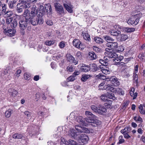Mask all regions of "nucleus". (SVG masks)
Instances as JSON below:
<instances>
[{"mask_svg": "<svg viewBox=\"0 0 145 145\" xmlns=\"http://www.w3.org/2000/svg\"><path fill=\"white\" fill-rule=\"evenodd\" d=\"M84 38L88 41H89L90 39V35L87 33L85 34V35L84 34Z\"/></svg>", "mask_w": 145, "mask_h": 145, "instance_id": "obj_43", "label": "nucleus"}, {"mask_svg": "<svg viewBox=\"0 0 145 145\" xmlns=\"http://www.w3.org/2000/svg\"><path fill=\"white\" fill-rule=\"evenodd\" d=\"M106 45L108 47L112 49H116L118 47V44L116 42H109L106 43Z\"/></svg>", "mask_w": 145, "mask_h": 145, "instance_id": "obj_15", "label": "nucleus"}, {"mask_svg": "<svg viewBox=\"0 0 145 145\" xmlns=\"http://www.w3.org/2000/svg\"><path fill=\"white\" fill-rule=\"evenodd\" d=\"M72 43L73 46L77 48L82 49L84 48V45L78 39H74L72 42Z\"/></svg>", "mask_w": 145, "mask_h": 145, "instance_id": "obj_10", "label": "nucleus"}, {"mask_svg": "<svg viewBox=\"0 0 145 145\" xmlns=\"http://www.w3.org/2000/svg\"><path fill=\"white\" fill-rule=\"evenodd\" d=\"M40 97V95L39 93H38L36 94L35 99L37 101H38Z\"/></svg>", "mask_w": 145, "mask_h": 145, "instance_id": "obj_59", "label": "nucleus"}, {"mask_svg": "<svg viewBox=\"0 0 145 145\" xmlns=\"http://www.w3.org/2000/svg\"><path fill=\"white\" fill-rule=\"evenodd\" d=\"M111 34L114 36H117L121 33V32L119 31L112 30L110 31Z\"/></svg>", "mask_w": 145, "mask_h": 145, "instance_id": "obj_32", "label": "nucleus"}, {"mask_svg": "<svg viewBox=\"0 0 145 145\" xmlns=\"http://www.w3.org/2000/svg\"><path fill=\"white\" fill-rule=\"evenodd\" d=\"M88 139V136L85 134H82L78 137V140L80 142H82L85 143L87 142Z\"/></svg>", "mask_w": 145, "mask_h": 145, "instance_id": "obj_11", "label": "nucleus"}, {"mask_svg": "<svg viewBox=\"0 0 145 145\" xmlns=\"http://www.w3.org/2000/svg\"><path fill=\"white\" fill-rule=\"evenodd\" d=\"M89 58L91 60H94L97 58V56L94 52H90L89 53Z\"/></svg>", "mask_w": 145, "mask_h": 145, "instance_id": "obj_23", "label": "nucleus"}, {"mask_svg": "<svg viewBox=\"0 0 145 145\" xmlns=\"http://www.w3.org/2000/svg\"><path fill=\"white\" fill-rule=\"evenodd\" d=\"M140 112L142 114H145V110H143L142 106L140 105L138 107Z\"/></svg>", "mask_w": 145, "mask_h": 145, "instance_id": "obj_41", "label": "nucleus"}, {"mask_svg": "<svg viewBox=\"0 0 145 145\" xmlns=\"http://www.w3.org/2000/svg\"><path fill=\"white\" fill-rule=\"evenodd\" d=\"M133 80L135 81L137 83L138 82V77L137 74L136 73H134L133 74Z\"/></svg>", "mask_w": 145, "mask_h": 145, "instance_id": "obj_50", "label": "nucleus"}, {"mask_svg": "<svg viewBox=\"0 0 145 145\" xmlns=\"http://www.w3.org/2000/svg\"><path fill=\"white\" fill-rule=\"evenodd\" d=\"M106 111L107 110L104 106L101 105L99 106L97 113L102 114L103 113H106Z\"/></svg>", "mask_w": 145, "mask_h": 145, "instance_id": "obj_14", "label": "nucleus"}, {"mask_svg": "<svg viewBox=\"0 0 145 145\" xmlns=\"http://www.w3.org/2000/svg\"><path fill=\"white\" fill-rule=\"evenodd\" d=\"M100 98L103 101L106 102L108 99L107 94H105L101 95L100 97Z\"/></svg>", "mask_w": 145, "mask_h": 145, "instance_id": "obj_34", "label": "nucleus"}, {"mask_svg": "<svg viewBox=\"0 0 145 145\" xmlns=\"http://www.w3.org/2000/svg\"><path fill=\"white\" fill-rule=\"evenodd\" d=\"M89 130L85 127H82L81 131V133L84 132L85 133H89Z\"/></svg>", "mask_w": 145, "mask_h": 145, "instance_id": "obj_44", "label": "nucleus"}, {"mask_svg": "<svg viewBox=\"0 0 145 145\" xmlns=\"http://www.w3.org/2000/svg\"><path fill=\"white\" fill-rule=\"evenodd\" d=\"M68 135L71 138H75L77 137V133L75 132V130L74 129H71L68 132Z\"/></svg>", "mask_w": 145, "mask_h": 145, "instance_id": "obj_18", "label": "nucleus"}, {"mask_svg": "<svg viewBox=\"0 0 145 145\" xmlns=\"http://www.w3.org/2000/svg\"><path fill=\"white\" fill-rule=\"evenodd\" d=\"M123 137L122 136H120L119 138V143L121 144L125 142L123 138Z\"/></svg>", "mask_w": 145, "mask_h": 145, "instance_id": "obj_52", "label": "nucleus"}, {"mask_svg": "<svg viewBox=\"0 0 145 145\" xmlns=\"http://www.w3.org/2000/svg\"><path fill=\"white\" fill-rule=\"evenodd\" d=\"M63 6L66 9L69 13L72 12V10L71 8L66 4H64Z\"/></svg>", "mask_w": 145, "mask_h": 145, "instance_id": "obj_29", "label": "nucleus"}, {"mask_svg": "<svg viewBox=\"0 0 145 145\" xmlns=\"http://www.w3.org/2000/svg\"><path fill=\"white\" fill-rule=\"evenodd\" d=\"M112 60L116 63H119L121 61L117 57L116 58H113Z\"/></svg>", "mask_w": 145, "mask_h": 145, "instance_id": "obj_62", "label": "nucleus"}, {"mask_svg": "<svg viewBox=\"0 0 145 145\" xmlns=\"http://www.w3.org/2000/svg\"><path fill=\"white\" fill-rule=\"evenodd\" d=\"M90 70L92 72H95L100 71L101 69V67L98 66L95 63H91L89 65Z\"/></svg>", "mask_w": 145, "mask_h": 145, "instance_id": "obj_12", "label": "nucleus"}, {"mask_svg": "<svg viewBox=\"0 0 145 145\" xmlns=\"http://www.w3.org/2000/svg\"><path fill=\"white\" fill-rule=\"evenodd\" d=\"M13 18L12 17L7 18L6 20V24L7 25L10 24L12 22L13 20Z\"/></svg>", "mask_w": 145, "mask_h": 145, "instance_id": "obj_40", "label": "nucleus"}, {"mask_svg": "<svg viewBox=\"0 0 145 145\" xmlns=\"http://www.w3.org/2000/svg\"><path fill=\"white\" fill-rule=\"evenodd\" d=\"M45 9L48 14L50 15L52 14V9L50 4H48L45 5Z\"/></svg>", "mask_w": 145, "mask_h": 145, "instance_id": "obj_16", "label": "nucleus"}, {"mask_svg": "<svg viewBox=\"0 0 145 145\" xmlns=\"http://www.w3.org/2000/svg\"><path fill=\"white\" fill-rule=\"evenodd\" d=\"M92 76V75L90 74H83L82 76L81 80L82 82H85Z\"/></svg>", "mask_w": 145, "mask_h": 145, "instance_id": "obj_21", "label": "nucleus"}, {"mask_svg": "<svg viewBox=\"0 0 145 145\" xmlns=\"http://www.w3.org/2000/svg\"><path fill=\"white\" fill-rule=\"evenodd\" d=\"M23 5L25 8H29L31 6V3L27 1V2L25 3V4H23Z\"/></svg>", "mask_w": 145, "mask_h": 145, "instance_id": "obj_45", "label": "nucleus"}, {"mask_svg": "<svg viewBox=\"0 0 145 145\" xmlns=\"http://www.w3.org/2000/svg\"><path fill=\"white\" fill-rule=\"evenodd\" d=\"M46 24L48 25L51 26L53 25V22L51 20H47L46 21Z\"/></svg>", "mask_w": 145, "mask_h": 145, "instance_id": "obj_55", "label": "nucleus"}, {"mask_svg": "<svg viewBox=\"0 0 145 145\" xmlns=\"http://www.w3.org/2000/svg\"><path fill=\"white\" fill-rule=\"evenodd\" d=\"M68 145H78L77 143L74 141L69 139L68 142Z\"/></svg>", "mask_w": 145, "mask_h": 145, "instance_id": "obj_36", "label": "nucleus"}, {"mask_svg": "<svg viewBox=\"0 0 145 145\" xmlns=\"http://www.w3.org/2000/svg\"><path fill=\"white\" fill-rule=\"evenodd\" d=\"M109 57L110 58H114L116 57H118L117 54L116 53L112 52V53H107Z\"/></svg>", "mask_w": 145, "mask_h": 145, "instance_id": "obj_33", "label": "nucleus"}, {"mask_svg": "<svg viewBox=\"0 0 145 145\" xmlns=\"http://www.w3.org/2000/svg\"><path fill=\"white\" fill-rule=\"evenodd\" d=\"M105 89L107 90H109L113 93H116V92H120V93L122 95L124 94V92L121 91L120 88H114L113 85L110 84H108L105 86Z\"/></svg>", "mask_w": 145, "mask_h": 145, "instance_id": "obj_3", "label": "nucleus"}, {"mask_svg": "<svg viewBox=\"0 0 145 145\" xmlns=\"http://www.w3.org/2000/svg\"><path fill=\"white\" fill-rule=\"evenodd\" d=\"M67 59L71 63H73L75 65L78 63V61L74 59L72 56L70 54H67L66 55Z\"/></svg>", "mask_w": 145, "mask_h": 145, "instance_id": "obj_13", "label": "nucleus"}, {"mask_svg": "<svg viewBox=\"0 0 145 145\" xmlns=\"http://www.w3.org/2000/svg\"><path fill=\"white\" fill-rule=\"evenodd\" d=\"M54 6L56 11L59 14L62 15L65 14L63 6L59 3H55Z\"/></svg>", "mask_w": 145, "mask_h": 145, "instance_id": "obj_6", "label": "nucleus"}, {"mask_svg": "<svg viewBox=\"0 0 145 145\" xmlns=\"http://www.w3.org/2000/svg\"><path fill=\"white\" fill-rule=\"evenodd\" d=\"M139 20V18H138L136 19L135 21L134 20H133V19L131 18L129 19L127 21V23L129 24H134L136 25L138 23Z\"/></svg>", "mask_w": 145, "mask_h": 145, "instance_id": "obj_19", "label": "nucleus"}, {"mask_svg": "<svg viewBox=\"0 0 145 145\" xmlns=\"http://www.w3.org/2000/svg\"><path fill=\"white\" fill-rule=\"evenodd\" d=\"M98 108V107H97L95 105H92L91 106V108L92 110L97 113Z\"/></svg>", "mask_w": 145, "mask_h": 145, "instance_id": "obj_46", "label": "nucleus"}, {"mask_svg": "<svg viewBox=\"0 0 145 145\" xmlns=\"http://www.w3.org/2000/svg\"><path fill=\"white\" fill-rule=\"evenodd\" d=\"M94 40L96 43L101 44L103 42V40L101 38L99 37H95L94 38Z\"/></svg>", "mask_w": 145, "mask_h": 145, "instance_id": "obj_30", "label": "nucleus"}, {"mask_svg": "<svg viewBox=\"0 0 145 145\" xmlns=\"http://www.w3.org/2000/svg\"><path fill=\"white\" fill-rule=\"evenodd\" d=\"M24 76L25 80H29L30 78V76L27 73H25L24 74Z\"/></svg>", "mask_w": 145, "mask_h": 145, "instance_id": "obj_58", "label": "nucleus"}, {"mask_svg": "<svg viewBox=\"0 0 145 145\" xmlns=\"http://www.w3.org/2000/svg\"><path fill=\"white\" fill-rule=\"evenodd\" d=\"M65 44L64 43V42L62 41L59 44V47L61 48H63L65 46Z\"/></svg>", "mask_w": 145, "mask_h": 145, "instance_id": "obj_57", "label": "nucleus"}, {"mask_svg": "<svg viewBox=\"0 0 145 145\" xmlns=\"http://www.w3.org/2000/svg\"><path fill=\"white\" fill-rule=\"evenodd\" d=\"M120 38V40L124 41L126 40L128 38V37L126 35L122 34L119 37Z\"/></svg>", "mask_w": 145, "mask_h": 145, "instance_id": "obj_35", "label": "nucleus"}, {"mask_svg": "<svg viewBox=\"0 0 145 145\" xmlns=\"http://www.w3.org/2000/svg\"><path fill=\"white\" fill-rule=\"evenodd\" d=\"M55 42L54 41L47 40L45 42V44L48 46H50L53 44Z\"/></svg>", "mask_w": 145, "mask_h": 145, "instance_id": "obj_42", "label": "nucleus"}, {"mask_svg": "<svg viewBox=\"0 0 145 145\" xmlns=\"http://www.w3.org/2000/svg\"><path fill=\"white\" fill-rule=\"evenodd\" d=\"M138 57L140 59H144L145 58L144 54H140L138 55Z\"/></svg>", "mask_w": 145, "mask_h": 145, "instance_id": "obj_61", "label": "nucleus"}, {"mask_svg": "<svg viewBox=\"0 0 145 145\" xmlns=\"http://www.w3.org/2000/svg\"><path fill=\"white\" fill-rule=\"evenodd\" d=\"M134 120L137 121H139L142 122V119L139 116L138 117L137 116H135L134 118Z\"/></svg>", "mask_w": 145, "mask_h": 145, "instance_id": "obj_48", "label": "nucleus"}, {"mask_svg": "<svg viewBox=\"0 0 145 145\" xmlns=\"http://www.w3.org/2000/svg\"><path fill=\"white\" fill-rule=\"evenodd\" d=\"M7 2L8 3L9 7L10 8H13L14 5L16 3V1L14 0H7Z\"/></svg>", "mask_w": 145, "mask_h": 145, "instance_id": "obj_20", "label": "nucleus"}, {"mask_svg": "<svg viewBox=\"0 0 145 145\" xmlns=\"http://www.w3.org/2000/svg\"><path fill=\"white\" fill-rule=\"evenodd\" d=\"M2 9L1 10V13L2 14V15L5 13V12L7 11V5L5 4H3L2 5Z\"/></svg>", "mask_w": 145, "mask_h": 145, "instance_id": "obj_28", "label": "nucleus"}, {"mask_svg": "<svg viewBox=\"0 0 145 145\" xmlns=\"http://www.w3.org/2000/svg\"><path fill=\"white\" fill-rule=\"evenodd\" d=\"M24 114L25 115L27 116V117H29L31 115V113L28 111H25L24 112Z\"/></svg>", "mask_w": 145, "mask_h": 145, "instance_id": "obj_64", "label": "nucleus"}, {"mask_svg": "<svg viewBox=\"0 0 145 145\" xmlns=\"http://www.w3.org/2000/svg\"><path fill=\"white\" fill-rule=\"evenodd\" d=\"M105 79V81H110L115 86H117L120 84V82L118 79L115 76H112L110 78H106Z\"/></svg>", "mask_w": 145, "mask_h": 145, "instance_id": "obj_8", "label": "nucleus"}, {"mask_svg": "<svg viewBox=\"0 0 145 145\" xmlns=\"http://www.w3.org/2000/svg\"><path fill=\"white\" fill-rule=\"evenodd\" d=\"M24 8V7H23V5L20 6H19L18 5H17L16 8L17 11L18 13L22 12Z\"/></svg>", "mask_w": 145, "mask_h": 145, "instance_id": "obj_31", "label": "nucleus"}, {"mask_svg": "<svg viewBox=\"0 0 145 145\" xmlns=\"http://www.w3.org/2000/svg\"><path fill=\"white\" fill-rule=\"evenodd\" d=\"M36 8L37 7H36V9L38 10ZM39 14H38V11L37 14L35 17V18L37 19L38 20H39L40 19H42L43 20V23L44 20L42 17L45 13V11L44 10V7L43 6L40 5L39 6Z\"/></svg>", "mask_w": 145, "mask_h": 145, "instance_id": "obj_4", "label": "nucleus"}, {"mask_svg": "<svg viewBox=\"0 0 145 145\" xmlns=\"http://www.w3.org/2000/svg\"><path fill=\"white\" fill-rule=\"evenodd\" d=\"M6 25H4L3 28L4 29V33L5 34L8 36L12 37L13 36L16 32V31L14 29H9L7 27L6 28Z\"/></svg>", "mask_w": 145, "mask_h": 145, "instance_id": "obj_5", "label": "nucleus"}, {"mask_svg": "<svg viewBox=\"0 0 145 145\" xmlns=\"http://www.w3.org/2000/svg\"><path fill=\"white\" fill-rule=\"evenodd\" d=\"M78 66V68H80V71L81 72H86L90 70L89 65H87L84 64H80Z\"/></svg>", "mask_w": 145, "mask_h": 145, "instance_id": "obj_9", "label": "nucleus"}, {"mask_svg": "<svg viewBox=\"0 0 145 145\" xmlns=\"http://www.w3.org/2000/svg\"><path fill=\"white\" fill-rule=\"evenodd\" d=\"M13 112V111L11 109H9L6 111L5 113V116L7 118L10 117Z\"/></svg>", "mask_w": 145, "mask_h": 145, "instance_id": "obj_25", "label": "nucleus"}, {"mask_svg": "<svg viewBox=\"0 0 145 145\" xmlns=\"http://www.w3.org/2000/svg\"><path fill=\"white\" fill-rule=\"evenodd\" d=\"M103 37L105 40L108 42L110 41H113L114 40L112 38L110 37L108 35L104 36Z\"/></svg>", "mask_w": 145, "mask_h": 145, "instance_id": "obj_37", "label": "nucleus"}, {"mask_svg": "<svg viewBox=\"0 0 145 145\" xmlns=\"http://www.w3.org/2000/svg\"><path fill=\"white\" fill-rule=\"evenodd\" d=\"M100 71H101L103 73L106 74H108L110 73L109 70L103 67L101 68V69Z\"/></svg>", "mask_w": 145, "mask_h": 145, "instance_id": "obj_39", "label": "nucleus"}, {"mask_svg": "<svg viewBox=\"0 0 145 145\" xmlns=\"http://www.w3.org/2000/svg\"><path fill=\"white\" fill-rule=\"evenodd\" d=\"M85 114L87 116L86 118V121L88 122L89 125L93 127H96L101 125V122L95 119V116L91 112L87 111L85 112Z\"/></svg>", "mask_w": 145, "mask_h": 145, "instance_id": "obj_2", "label": "nucleus"}, {"mask_svg": "<svg viewBox=\"0 0 145 145\" xmlns=\"http://www.w3.org/2000/svg\"><path fill=\"white\" fill-rule=\"evenodd\" d=\"M8 91L10 97L12 98L15 97L18 94L17 91L13 89H9Z\"/></svg>", "mask_w": 145, "mask_h": 145, "instance_id": "obj_17", "label": "nucleus"}, {"mask_svg": "<svg viewBox=\"0 0 145 145\" xmlns=\"http://www.w3.org/2000/svg\"><path fill=\"white\" fill-rule=\"evenodd\" d=\"M93 49L94 51L98 53H99L101 52V49L95 46H93Z\"/></svg>", "mask_w": 145, "mask_h": 145, "instance_id": "obj_49", "label": "nucleus"}, {"mask_svg": "<svg viewBox=\"0 0 145 145\" xmlns=\"http://www.w3.org/2000/svg\"><path fill=\"white\" fill-rule=\"evenodd\" d=\"M18 20L17 19H14L11 23L10 25L12 28H16L18 25Z\"/></svg>", "mask_w": 145, "mask_h": 145, "instance_id": "obj_24", "label": "nucleus"}, {"mask_svg": "<svg viewBox=\"0 0 145 145\" xmlns=\"http://www.w3.org/2000/svg\"><path fill=\"white\" fill-rule=\"evenodd\" d=\"M121 133L123 134L124 137L126 138L129 139L131 137V136L128 134V133Z\"/></svg>", "mask_w": 145, "mask_h": 145, "instance_id": "obj_51", "label": "nucleus"}, {"mask_svg": "<svg viewBox=\"0 0 145 145\" xmlns=\"http://www.w3.org/2000/svg\"><path fill=\"white\" fill-rule=\"evenodd\" d=\"M97 76H98V77L100 79H106V77L105 76L102 75L101 74H99L98 75H97Z\"/></svg>", "mask_w": 145, "mask_h": 145, "instance_id": "obj_56", "label": "nucleus"}, {"mask_svg": "<svg viewBox=\"0 0 145 145\" xmlns=\"http://www.w3.org/2000/svg\"><path fill=\"white\" fill-rule=\"evenodd\" d=\"M108 98L110 99H112L114 100L115 99V97L114 96V94L111 93H109L106 94Z\"/></svg>", "mask_w": 145, "mask_h": 145, "instance_id": "obj_38", "label": "nucleus"}, {"mask_svg": "<svg viewBox=\"0 0 145 145\" xmlns=\"http://www.w3.org/2000/svg\"><path fill=\"white\" fill-rule=\"evenodd\" d=\"M76 120L80 124L84 125L85 126H87L89 125L88 122L86 121V118H83L81 116H78L76 117Z\"/></svg>", "mask_w": 145, "mask_h": 145, "instance_id": "obj_7", "label": "nucleus"}, {"mask_svg": "<svg viewBox=\"0 0 145 145\" xmlns=\"http://www.w3.org/2000/svg\"><path fill=\"white\" fill-rule=\"evenodd\" d=\"M135 31L134 28H126L125 31L127 32H131L134 31Z\"/></svg>", "mask_w": 145, "mask_h": 145, "instance_id": "obj_47", "label": "nucleus"}, {"mask_svg": "<svg viewBox=\"0 0 145 145\" xmlns=\"http://www.w3.org/2000/svg\"><path fill=\"white\" fill-rule=\"evenodd\" d=\"M131 130V127H126L124 129L121 130V133H129Z\"/></svg>", "mask_w": 145, "mask_h": 145, "instance_id": "obj_26", "label": "nucleus"}, {"mask_svg": "<svg viewBox=\"0 0 145 145\" xmlns=\"http://www.w3.org/2000/svg\"><path fill=\"white\" fill-rule=\"evenodd\" d=\"M23 136L21 134L15 133L12 135V137L14 139H22Z\"/></svg>", "mask_w": 145, "mask_h": 145, "instance_id": "obj_27", "label": "nucleus"}, {"mask_svg": "<svg viewBox=\"0 0 145 145\" xmlns=\"http://www.w3.org/2000/svg\"><path fill=\"white\" fill-rule=\"evenodd\" d=\"M75 129L78 132H81V131L82 127L78 126H75Z\"/></svg>", "mask_w": 145, "mask_h": 145, "instance_id": "obj_63", "label": "nucleus"}, {"mask_svg": "<svg viewBox=\"0 0 145 145\" xmlns=\"http://www.w3.org/2000/svg\"><path fill=\"white\" fill-rule=\"evenodd\" d=\"M81 54L82 53L80 52H78L76 54V56L78 58L80 59L82 56Z\"/></svg>", "mask_w": 145, "mask_h": 145, "instance_id": "obj_53", "label": "nucleus"}, {"mask_svg": "<svg viewBox=\"0 0 145 145\" xmlns=\"http://www.w3.org/2000/svg\"><path fill=\"white\" fill-rule=\"evenodd\" d=\"M73 68L72 66H69L67 68V71L70 72H72L73 71Z\"/></svg>", "mask_w": 145, "mask_h": 145, "instance_id": "obj_60", "label": "nucleus"}, {"mask_svg": "<svg viewBox=\"0 0 145 145\" xmlns=\"http://www.w3.org/2000/svg\"><path fill=\"white\" fill-rule=\"evenodd\" d=\"M69 81H73L75 80L74 76H71L67 78Z\"/></svg>", "mask_w": 145, "mask_h": 145, "instance_id": "obj_54", "label": "nucleus"}, {"mask_svg": "<svg viewBox=\"0 0 145 145\" xmlns=\"http://www.w3.org/2000/svg\"><path fill=\"white\" fill-rule=\"evenodd\" d=\"M14 14L13 12L12 11L8 10L5 12L2 15L6 18L11 17Z\"/></svg>", "mask_w": 145, "mask_h": 145, "instance_id": "obj_22", "label": "nucleus"}, {"mask_svg": "<svg viewBox=\"0 0 145 145\" xmlns=\"http://www.w3.org/2000/svg\"><path fill=\"white\" fill-rule=\"evenodd\" d=\"M37 12L38 10L36 9L35 5L32 6L30 11L28 9L24 10L23 15L25 17V20H21L19 22V27L22 33L24 32V30L28 25L32 24L35 26L38 24L41 25L43 24V20L42 19L39 20L35 18Z\"/></svg>", "mask_w": 145, "mask_h": 145, "instance_id": "obj_1", "label": "nucleus"}]
</instances>
